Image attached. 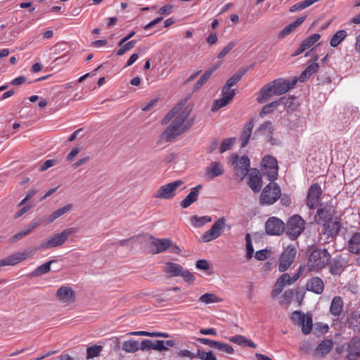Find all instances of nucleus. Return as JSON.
I'll use <instances>...</instances> for the list:
<instances>
[{"mask_svg": "<svg viewBox=\"0 0 360 360\" xmlns=\"http://www.w3.org/2000/svg\"><path fill=\"white\" fill-rule=\"evenodd\" d=\"M181 108L179 106L173 108L162 120V124L165 125L172 120L161 135L167 142L172 141L194 124V118H189L191 108L187 106L180 111Z\"/></svg>", "mask_w": 360, "mask_h": 360, "instance_id": "obj_1", "label": "nucleus"}, {"mask_svg": "<svg viewBox=\"0 0 360 360\" xmlns=\"http://www.w3.org/2000/svg\"><path fill=\"white\" fill-rule=\"evenodd\" d=\"M319 241L321 243H327L334 240L341 229L340 217H335L334 219L326 221L320 225Z\"/></svg>", "mask_w": 360, "mask_h": 360, "instance_id": "obj_2", "label": "nucleus"}, {"mask_svg": "<svg viewBox=\"0 0 360 360\" xmlns=\"http://www.w3.org/2000/svg\"><path fill=\"white\" fill-rule=\"evenodd\" d=\"M77 229L75 227L68 228L63 230L59 233H55L44 240L37 248V250H45L53 248H56L63 245L68 237L75 233Z\"/></svg>", "mask_w": 360, "mask_h": 360, "instance_id": "obj_3", "label": "nucleus"}, {"mask_svg": "<svg viewBox=\"0 0 360 360\" xmlns=\"http://www.w3.org/2000/svg\"><path fill=\"white\" fill-rule=\"evenodd\" d=\"M330 255L326 248H314L307 261L309 270L319 271L323 269L328 262Z\"/></svg>", "mask_w": 360, "mask_h": 360, "instance_id": "obj_4", "label": "nucleus"}, {"mask_svg": "<svg viewBox=\"0 0 360 360\" xmlns=\"http://www.w3.org/2000/svg\"><path fill=\"white\" fill-rule=\"evenodd\" d=\"M229 162L233 167L234 174L239 181H242L248 174L250 167V160L247 155L239 157L237 153L230 156Z\"/></svg>", "mask_w": 360, "mask_h": 360, "instance_id": "obj_5", "label": "nucleus"}, {"mask_svg": "<svg viewBox=\"0 0 360 360\" xmlns=\"http://www.w3.org/2000/svg\"><path fill=\"white\" fill-rule=\"evenodd\" d=\"M281 195V188L278 184L270 182L262 190L259 203L262 205H271L274 204Z\"/></svg>", "mask_w": 360, "mask_h": 360, "instance_id": "obj_6", "label": "nucleus"}, {"mask_svg": "<svg viewBox=\"0 0 360 360\" xmlns=\"http://www.w3.org/2000/svg\"><path fill=\"white\" fill-rule=\"evenodd\" d=\"M290 319L292 322L298 326L302 327V332L308 335L312 329V316L311 314H304L301 311H295L292 313Z\"/></svg>", "mask_w": 360, "mask_h": 360, "instance_id": "obj_7", "label": "nucleus"}, {"mask_svg": "<svg viewBox=\"0 0 360 360\" xmlns=\"http://www.w3.org/2000/svg\"><path fill=\"white\" fill-rule=\"evenodd\" d=\"M304 220L300 215H293L287 223L286 234L292 240L296 239L304 231Z\"/></svg>", "mask_w": 360, "mask_h": 360, "instance_id": "obj_8", "label": "nucleus"}, {"mask_svg": "<svg viewBox=\"0 0 360 360\" xmlns=\"http://www.w3.org/2000/svg\"><path fill=\"white\" fill-rule=\"evenodd\" d=\"M183 181L176 180L160 186L154 193L155 198L169 200L176 195V190L183 184Z\"/></svg>", "mask_w": 360, "mask_h": 360, "instance_id": "obj_9", "label": "nucleus"}, {"mask_svg": "<svg viewBox=\"0 0 360 360\" xmlns=\"http://www.w3.org/2000/svg\"><path fill=\"white\" fill-rule=\"evenodd\" d=\"M226 220L221 217L214 221L211 229L202 235L203 242L212 241L219 237L225 228Z\"/></svg>", "mask_w": 360, "mask_h": 360, "instance_id": "obj_10", "label": "nucleus"}, {"mask_svg": "<svg viewBox=\"0 0 360 360\" xmlns=\"http://www.w3.org/2000/svg\"><path fill=\"white\" fill-rule=\"evenodd\" d=\"M235 95L236 90L224 84L221 89V97L214 101L212 111H216L228 105L234 98Z\"/></svg>", "mask_w": 360, "mask_h": 360, "instance_id": "obj_11", "label": "nucleus"}, {"mask_svg": "<svg viewBox=\"0 0 360 360\" xmlns=\"http://www.w3.org/2000/svg\"><path fill=\"white\" fill-rule=\"evenodd\" d=\"M296 253V249L293 246L289 245L286 248L279 259L278 270L281 272H284L290 266L295 259Z\"/></svg>", "mask_w": 360, "mask_h": 360, "instance_id": "obj_12", "label": "nucleus"}, {"mask_svg": "<svg viewBox=\"0 0 360 360\" xmlns=\"http://www.w3.org/2000/svg\"><path fill=\"white\" fill-rule=\"evenodd\" d=\"M297 82V78L296 77H293L291 80H287L283 78L274 79L271 82L274 88V94L278 96L285 94L290 89L294 88Z\"/></svg>", "mask_w": 360, "mask_h": 360, "instance_id": "obj_13", "label": "nucleus"}, {"mask_svg": "<svg viewBox=\"0 0 360 360\" xmlns=\"http://www.w3.org/2000/svg\"><path fill=\"white\" fill-rule=\"evenodd\" d=\"M322 189L318 183H314L309 188L307 197V205L311 210H314L322 195Z\"/></svg>", "mask_w": 360, "mask_h": 360, "instance_id": "obj_14", "label": "nucleus"}, {"mask_svg": "<svg viewBox=\"0 0 360 360\" xmlns=\"http://www.w3.org/2000/svg\"><path fill=\"white\" fill-rule=\"evenodd\" d=\"M265 230L268 235L280 236L285 230V224L281 219L272 217L266 221Z\"/></svg>", "mask_w": 360, "mask_h": 360, "instance_id": "obj_15", "label": "nucleus"}, {"mask_svg": "<svg viewBox=\"0 0 360 360\" xmlns=\"http://www.w3.org/2000/svg\"><path fill=\"white\" fill-rule=\"evenodd\" d=\"M335 214V210L332 205L328 203L320 204L316 211V222L319 225L326 221L333 220Z\"/></svg>", "mask_w": 360, "mask_h": 360, "instance_id": "obj_16", "label": "nucleus"}, {"mask_svg": "<svg viewBox=\"0 0 360 360\" xmlns=\"http://www.w3.org/2000/svg\"><path fill=\"white\" fill-rule=\"evenodd\" d=\"M299 274L291 277L288 274H283L276 282L274 288L271 292V296L276 297L283 290L286 284L290 285L296 281L299 278Z\"/></svg>", "mask_w": 360, "mask_h": 360, "instance_id": "obj_17", "label": "nucleus"}, {"mask_svg": "<svg viewBox=\"0 0 360 360\" xmlns=\"http://www.w3.org/2000/svg\"><path fill=\"white\" fill-rule=\"evenodd\" d=\"M345 326L354 333H360V309L357 308L347 314Z\"/></svg>", "mask_w": 360, "mask_h": 360, "instance_id": "obj_18", "label": "nucleus"}, {"mask_svg": "<svg viewBox=\"0 0 360 360\" xmlns=\"http://www.w3.org/2000/svg\"><path fill=\"white\" fill-rule=\"evenodd\" d=\"M332 275H340L347 266V261L342 256H338L327 263Z\"/></svg>", "mask_w": 360, "mask_h": 360, "instance_id": "obj_19", "label": "nucleus"}, {"mask_svg": "<svg viewBox=\"0 0 360 360\" xmlns=\"http://www.w3.org/2000/svg\"><path fill=\"white\" fill-rule=\"evenodd\" d=\"M28 253L26 252H18L12 254L0 260V267L4 266H14L27 259Z\"/></svg>", "mask_w": 360, "mask_h": 360, "instance_id": "obj_20", "label": "nucleus"}, {"mask_svg": "<svg viewBox=\"0 0 360 360\" xmlns=\"http://www.w3.org/2000/svg\"><path fill=\"white\" fill-rule=\"evenodd\" d=\"M321 38V34H313L304 39L300 44L297 49L292 54V56H297L314 45Z\"/></svg>", "mask_w": 360, "mask_h": 360, "instance_id": "obj_21", "label": "nucleus"}, {"mask_svg": "<svg viewBox=\"0 0 360 360\" xmlns=\"http://www.w3.org/2000/svg\"><path fill=\"white\" fill-rule=\"evenodd\" d=\"M151 240L150 244L155 248V250L153 252V254H159L165 252L172 245V240L169 238H157L153 236H150Z\"/></svg>", "mask_w": 360, "mask_h": 360, "instance_id": "obj_22", "label": "nucleus"}, {"mask_svg": "<svg viewBox=\"0 0 360 360\" xmlns=\"http://www.w3.org/2000/svg\"><path fill=\"white\" fill-rule=\"evenodd\" d=\"M262 179L260 172L254 169L250 174L248 185L255 192L258 193L260 191L262 188Z\"/></svg>", "mask_w": 360, "mask_h": 360, "instance_id": "obj_23", "label": "nucleus"}, {"mask_svg": "<svg viewBox=\"0 0 360 360\" xmlns=\"http://www.w3.org/2000/svg\"><path fill=\"white\" fill-rule=\"evenodd\" d=\"M333 346V342L330 339H325L321 341L314 351V356L316 358L323 357L328 354Z\"/></svg>", "mask_w": 360, "mask_h": 360, "instance_id": "obj_24", "label": "nucleus"}, {"mask_svg": "<svg viewBox=\"0 0 360 360\" xmlns=\"http://www.w3.org/2000/svg\"><path fill=\"white\" fill-rule=\"evenodd\" d=\"M224 172V169L222 165L217 161L212 162L205 169V175L210 179H213L215 177L222 175Z\"/></svg>", "mask_w": 360, "mask_h": 360, "instance_id": "obj_25", "label": "nucleus"}, {"mask_svg": "<svg viewBox=\"0 0 360 360\" xmlns=\"http://www.w3.org/2000/svg\"><path fill=\"white\" fill-rule=\"evenodd\" d=\"M306 287L309 291L320 295L323 292L324 283L321 278L314 276L308 280Z\"/></svg>", "mask_w": 360, "mask_h": 360, "instance_id": "obj_26", "label": "nucleus"}, {"mask_svg": "<svg viewBox=\"0 0 360 360\" xmlns=\"http://www.w3.org/2000/svg\"><path fill=\"white\" fill-rule=\"evenodd\" d=\"M360 356V339L352 338L348 345L347 359L356 360Z\"/></svg>", "mask_w": 360, "mask_h": 360, "instance_id": "obj_27", "label": "nucleus"}, {"mask_svg": "<svg viewBox=\"0 0 360 360\" xmlns=\"http://www.w3.org/2000/svg\"><path fill=\"white\" fill-rule=\"evenodd\" d=\"M202 186L200 184L191 188L189 194L181 202V206L183 208L188 207L192 203L198 200Z\"/></svg>", "mask_w": 360, "mask_h": 360, "instance_id": "obj_28", "label": "nucleus"}, {"mask_svg": "<svg viewBox=\"0 0 360 360\" xmlns=\"http://www.w3.org/2000/svg\"><path fill=\"white\" fill-rule=\"evenodd\" d=\"M254 127V121L253 120H250L248 122H246L243 127V131L240 134V139L241 140V148L245 147L248 141L250 139L252 128Z\"/></svg>", "mask_w": 360, "mask_h": 360, "instance_id": "obj_29", "label": "nucleus"}, {"mask_svg": "<svg viewBox=\"0 0 360 360\" xmlns=\"http://www.w3.org/2000/svg\"><path fill=\"white\" fill-rule=\"evenodd\" d=\"M56 296L59 300L63 302H72L75 299V294L72 290L68 286L60 287L57 290Z\"/></svg>", "mask_w": 360, "mask_h": 360, "instance_id": "obj_30", "label": "nucleus"}, {"mask_svg": "<svg viewBox=\"0 0 360 360\" xmlns=\"http://www.w3.org/2000/svg\"><path fill=\"white\" fill-rule=\"evenodd\" d=\"M273 94H274V88L273 86L272 82H269L260 89L259 96L257 98V101L259 103H265Z\"/></svg>", "mask_w": 360, "mask_h": 360, "instance_id": "obj_31", "label": "nucleus"}, {"mask_svg": "<svg viewBox=\"0 0 360 360\" xmlns=\"http://www.w3.org/2000/svg\"><path fill=\"white\" fill-rule=\"evenodd\" d=\"M184 268L181 265L172 262H167L165 265L164 271L169 277H177L181 274V271Z\"/></svg>", "mask_w": 360, "mask_h": 360, "instance_id": "obj_32", "label": "nucleus"}, {"mask_svg": "<svg viewBox=\"0 0 360 360\" xmlns=\"http://www.w3.org/2000/svg\"><path fill=\"white\" fill-rule=\"evenodd\" d=\"M348 250L353 254H360V232L353 233L348 240Z\"/></svg>", "mask_w": 360, "mask_h": 360, "instance_id": "obj_33", "label": "nucleus"}, {"mask_svg": "<svg viewBox=\"0 0 360 360\" xmlns=\"http://www.w3.org/2000/svg\"><path fill=\"white\" fill-rule=\"evenodd\" d=\"M343 306L342 298L340 296L334 297L330 304V313L334 316H340L342 312Z\"/></svg>", "mask_w": 360, "mask_h": 360, "instance_id": "obj_34", "label": "nucleus"}, {"mask_svg": "<svg viewBox=\"0 0 360 360\" xmlns=\"http://www.w3.org/2000/svg\"><path fill=\"white\" fill-rule=\"evenodd\" d=\"M72 209V204H68L65 205L63 207H60L56 210H55L53 212H52L47 219V223L51 224L56 219L59 218L60 217L63 216V214H66L69 211H70Z\"/></svg>", "mask_w": 360, "mask_h": 360, "instance_id": "obj_35", "label": "nucleus"}, {"mask_svg": "<svg viewBox=\"0 0 360 360\" xmlns=\"http://www.w3.org/2000/svg\"><path fill=\"white\" fill-rule=\"evenodd\" d=\"M230 342L237 344L240 346H248L252 348L256 347V344H255L251 340L246 338L245 336L242 335H236L232 336L229 339Z\"/></svg>", "mask_w": 360, "mask_h": 360, "instance_id": "obj_36", "label": "nucleus"}, {"mask_svg": "<svg viewBox=\"0 0 360 360\" xmlns=\"http://www.w3.org/2000/svg\"><path fill=\"white\" fill-rule=\"evenodd\" d=\"M295 101L296 97L295 96H283L277 101H279V104H283L288 111H294L297 108Z\"/></svg>", "mask_w": 360, "mask_h": 360, "instance_id": "obj_37", "label": "nucleus"}, {"mask_svg": "<svg viewBox=\"0 0 360 360\" xmlns=\"http://www.w3.org/2000/svg\"><path fill=\"white\" fill-rule=\"evenodd\" d=\"M122 349L127 353H135L139 349V343L134 339L124 341Z\"/></svg>", "mask_w": 360, "mask_h": 360, "instance_id": "obj_38", "label": "nucleus"}, {"mask_svg": "<svg viewBox=\"0 0 360 360\" xmlns=\"http://www.w3.org/2000/svg\"><path fill=\"white\" fill-rule=\"evenodd\" d=\"M347 35V32L345 30L338 31L330 39V46L337 47L346 38Z\"/></svg>", "mask_w": 360, "mask_h": 360, "instance_id": "obj_39", "label": "nucleus"}, {"mask_svg": "<svg viewBox=\"0 0 360 360\" xmlns=\"http://www.w3.org/2000/svg\"><path fill=\"white\" fill-rule=\"evenodd\" d=\"M56 262V260H51L39 266L32 273V276H39L49 273L51 271V264Z\"/></svg>", "mask_w": 360, "mask_h": 360, "instance_id": "obj_40", "label": "nucleus"}, {"mask_svg": "<svg viewBox=\"0 0 360 360\" xmlns=\"http://www.w3.org/2000/svg\"><path fill=\"white\" fill-rule=\"evenodd\" d=\"M214 72V68H211L205 71L193 86V91L200 89L207 82Z\"/></svg>", "mask_w": 360, "mask_h": 360, "instance_id": "obj_41", "label": "nucleus"}, {"mask_svg": "<svg viewBox=\"0 0 360 360\" xmlns=\"http://www.w3.org/2000/svg\"><path fill=\"white\" fill-rule=\"evenodd\" d=\"M214 349L228 354H233L234 349L233 347L227 343L217 341Z\"/></svg>", "mask_w": 360, "mask_h": 360, "instance_id": "obj_42", "label": "nucleus"}, {"mask_svg": "<svg viewBox=\"0 0 360 360\" xmlns=\"http://www.w3.org/2000/svg\"><path fill=\"white\" fill-rule=\"evenodd\" d=\"M102 350L103 347L101 345H94L88 347L86 349V359H90L98 356Z\"/></svg>", "mask_w": 360, "mask_h": 360, "instance_id": "obj_43", "label": "nucleus"}, {"mask_svg": "<svg viewBox=\"0 0 360 360\" xmlns=\"http://www.w3.org/2000/svg\"><path fill=\"white\" fill-rule=\"evenodd\" d=\"M278 167H262V172L264 176H267L269 180L271 182L276 180L278 177Z\"/></svg>", "mask_w": 360, "mask_h": 360, "instance_id": "obj_44", "label": "nucleus"}, {"mask_svg": "<svg viewBox=\"0 0 360 360\" xmlns=\"http://www.w3.org/2000/svg\"><path fill=\"white\" fill-rule=\"evenodd\" d=\"M136 44V40L129 41L127 43L125 42L122 46H120V48L117 51L116 55L118 56L124 55L127 51H129V50L135 47Z\"/></svg>", "mask_w": 360, "mask_h": 360, "instance_id": "obj_45", "label": "nucleus"}, {"mask_svg": "<svg viewBox=\"0 0 360 360\" xmlns=\"http://www.w3.org/2000/svg\"><path fill=\"white\" fill-rule=\"evenodd\" d=\"M193 224L196 227H201L208 222L212 221V218L210 216L198 217L193 216L191 219Z\"/></svg>", "mask_w": 360, "mask_h": 360, "instance_id": "obj_46", "label": "nucleus"}, {"mask_svg": "<svg viewBox=\"0 0 360 360\" xmlns=\"http://www.w3.org/2000/svg\"><path fill=\"white\" fill-rule=\"evenodd\" d=\"M244 71H238L233 74L226 82L225 85L231 88L239 82L244 75Z\"/></svg>", "mask_w": 360, "mask_h": 360, "instance_id": "obj_47", "label": "nucleus"}, {"mask_svg": "<svg viewBox=\"0 0 360 360\" xmlns=\"http://www.w3.org/2000/svg\"><path fill=\"white\" fill-rule=\"evenodd\" d=\"M199 301L205 304H211L219 302L220 300L214 294L207 292L200 296Z\"/></svg>", "mask_w": 360, "mask_h": 360, "instance_id": "obj_48", "label": "nucleus"}, {"mask_svg": "<svg viewBox=\"0 0 360 360\" xmlns=\"http://www.w3.org/2000/svg\"><path fill=\"white\" fill-rule=\"evenodd\" d=\"M318 56H314L310 60L309 65L305 68L309 76L316 73L319 70V65L316 61L318 60Z\"/></svg>", "mask_w": 360, "mask_h": 360, "instance_id": "obj_49", "label": "nucleus"}, {"mask_svg": "<svg viewBox=\"0 0 360 360\" xmlns=\"http://www.w3.org/2000/svg\"><path fill=\"white\" fill-rule=\"evenodd\" d=\"M246 245V258L250 259L254 254V248L252 243V238L250 233H247L245 238Z\"/></svg>", "mask_w": 360, "mask_h": 360, "instance_id": "obj_50", "label": "nucleus"}, {"mask_svg": "<svg viewBox=\"0 0 360 360\" xmlns=\"http://www.w3.org/2000/svg\"><path fill=\"white\" fill-rule=\"evenodd\" d=\"M262 166L264 168L278 167L277 160L271 155H266L262 161Z\"/></svg>", "mask_w": 360, "mask_h": 360, "instance_id": "obj_51", "label": "nucleus"}, {"mask_svg": "<svg viewBox=\"0 0 360 360\" xmlns=\"http://www.w3.org/2000/svg\"><path fill=\"white\" fill-rule=\"evenodd\" d=\"M279 105V101H273L263 106L259 115L261 117L267 115L273 112L274 108Z\"/></svg>", "mask_w": 360, "mask_h": 360, "instance_id": "obj_52", "label": "nucleus"}, {"mask_svg": "<svg viewBox=\"0 0 360 360\" xmlns=\"http://www.w3.org/2000/svg\"><path fill=\"white\" fill-rule=\"evenodd\" d=\"M235 138H229V139H225L222 141L221 146L219 147V152L221 153H223L226 152V150H229L231 148L233 141Z\"/></svg>", "mask_w": 360, "mask_h": 360, "instance_id": "obj_53", "label": "nucleus"}, {"mask_svg": "<svg viewBox=\"0 0 360 360\" xmlns=\"http://www.w3.org/2000/svg\"><path fill=\"white\" fill-rule=\"evenodd\" d=\"M180 276H181L184 280L188 283H192L195 281L194 275L188 269H183Z\"/></svg>", "mask_w": 360, "mask_h": 360, "instance_id": "obj_54", "label": "nucleus"}, {"mask_svg": "<svg viewBox=\"0 0 360 360\" xmlns=\"http://www.w3.org/2000/svg\"><path fill=\"white\" fill-rule=\"evenodd\" d=\"M139 349L141 351L153 349V342L148 339L143 340L141 345L139 344Z\"/></svg>", "mask_w": 360, "mask_h": 360, "instance_id": "obj_55", "label": "nucleus"}, {"mask_svg": "<svg viewBox=\"0 0 360 360\" xmlns=\"http://www.w3.org/2000/svg\"><path fill=\"white\" fill-rule=\"evenodd\" d=\"M236 46L235 42L229 43L218 54L217 58L219 59L223 58L226 56L231 50Z\"/></svg>", "mask_w": 360, "mask_h": 360, "instance_id": "obj_56", "label": "nucleus"}, {"mask_svg": "<svg viewBox=\"0 0 360 360\" xmlns=\"http://www.w3.org/2000/svg\"><path fill=\"white\" fill-rule=\"evenodd\" d=\"M259 131H264L268 134H271L273 132V129L271 127V122L270 121L264 122L262 124L259 128Z\"/></svg>", "mask_w": 360, "mask_h": 360, "instance_id": "obj_57", "label": "nucleus"}, {"mask_svg": "<svg viewBox=\"0 0 360 360\" xmlns=\"http://www.w3.org/2000/svg\"><path fill=\"white\" fill-rule=\"evenodd\" d=\"M153 349L159 352L166 351L168 348L165 345L164 340H156L153 342Z\"/></svg>", "mask_w": 360, "mask_h": 360, "instance_id": "obj_58", "label": "nucleus"}, {"mask_svg": "<svg viewBox=\"0 0 360 360\" xmlns=\"http://www.w3.org/2000/svg\"><path fill=\"white\" fill-rule=\"evenodd\" d=\"M196 267L198 269L207 271L210 269V264L205 259H198L195 264Z\"/></svg>", "mask_w": 360, "mask_h": 360, "instance_id": "obj_59", "label": "nucleus"}, {"mask_svg": "<svg viewBox=\"0 0 360 360\" xmlns=\"http://www.w3.org/2000/svg\"><path fill=\"white\" fill-rule=\"evenodd\" d=\"M28 235L25 230L21 231L20 232L13 235L9 238V242L11 243H15L18 240H20L22 237Z\"/></svg>", "mask_w": 360, "mask_h": 360, "instance_id": "obj_60", "label": "nucleus"}, {"mask_svg": "<svg viewBox=\"0 0 360 360\" xmlns=\"http://www.w3.org/2000/svg\"><path fill=\"white\" fill-rule=\"evenodd\" d=\"M173 12V6L171 4H168L161 7L158 10V13L160 15H169Z\"/></svg>", "mask_w": 360, "mask_h": 360, "instance_id": "obj_61", "label": "nucleus"}, {"mask_svg": "<svg viewBox=\"0 0 360 360\" xmlns=\"http://www.w3.org/2000/svg\"><path fill=\"white\" fill-rule=\"evenodd\" d=\"M292 31V28L290 27V25H288L278 34V38L283 39L286 36L290 34Z\"/></svg>", "mask_w": 360, "mask_h": 360, "instance_id": "obj_62", "label": "nucleus"}, {"mask_svg": "<svg viewBox=\"0 0 360 360\" xmlns=\"http://www.w3.org/2000/svg\"><path fill=\"white\" fill-rule=\"evenodd\" d=\"M279 199L281 200V203L285 207H288L291 205V198L288 195L285 193L282 194L281 193Z\"/></svg>", "mask_w": 360, "mask_h": 360, "instance_id": "obj_63", "label": "nucleus"}, {"mask_svg": "<svg viewBox=\"0 0 360 360\" xmlns=\"http://www.w3.org/2000/svg\"><path fill=\"white\" fill-rule=\"evenodd\" d=\"M268 250L266 249L260 250L256 252L255 258L257 260L263 261L267 258Z\"/></svg>", "mask_w": 360, "mask_h": 360, "instance_id": "obj_64", "label": "nucleus"}]
</instances>
